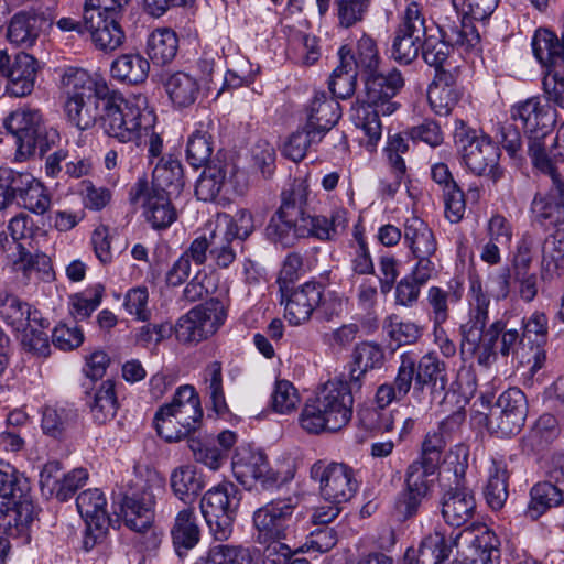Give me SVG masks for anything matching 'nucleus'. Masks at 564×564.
<instances>
[{
	"mask_svg": "<svg viewBox=\"0 0 564 564\" xmlns=\"http://www.w3.org/2000/svg\"><path fill=\"white\" fill-rule=\"evenodd\" d=\"M67 99L64 109L67 120L84 131L99 121L102 131L122 143L138 142L155 124L154 110L143 95L124 99L99 85L86 70L69 67L61 79Z\"/></svg>",
	"mask_w": 564,
	"mask_h": 564,
	"instance_id": "f257e3e1",
	"label": "nucleus"
},
{
	"mask_svg": "<svg viewBox=\"0 0 564 564\" xmlns=\"http://www.w3.org/2000/svg\"><path fill=\"white\" fill-rule=\"evenodd\" d=\"M307 191L296 184L281 195V205L271 216L265 227L267 238L284 248L293 247L300 239L315 237L319 240H334L338 228L346 227V219L340 210L325 216L306 214Z\"/></svg>",
	"mask_w": 564,
	"mask_h": 564,
	"instance_id": "f03ea898",
	"label": "nucleus"
},
{
	"mask_svg": "<svg viewBox=\"0 0 564 564\" xmlns=\"http://www.w3.org/2000/svg\"><path fill=\"white\" fill-rule=\"evenodd\" d=\"M361 79L365 100L362 105L352 108L351 120L357 128L364 130L371 143H376L381 138L379 117L390 116L400 107L393 98L403 88L404 78L398 68L392 67L388 70L377 69L364 75Z\"/></svg>",
	"mask_w": 564,
	"mask_h": 564,
	"instance_id": "7ed1b4c3",
	"label": "nucleus"
},
{
	"mask_svg": "<svg viewBox=\"0 0 564 564\" xmlns=\"http://www.w3.org/2000/svg\"><path fill=\"white\" fill-rule=\"evenodd\" d=\"M354 391L347 380H329L307 399L300 415L301 426L311 434L337 432L352 417Z\"/></svg>",
	"mask_w": 564,
	"mask_h": 564,
	"instance_id": "20e7f679",
	"label": "nucleus"
},
{
	"mask_svg": "<svg viewBox=\"0 0 564 564\" xmlns=\"http://www.w3.org/2000/svg\"><path fill=\"white\" fill-rule=\"evenodd\" d=\"M511 119L521 121L528 138V154L535 167L553 173L552 158L545 150L544 139L556 122V110L530 98L511 110Z\"/></svg>",
	"mask_w": 564,
	"mask_h": 564,
	"instance_id": "39448f33",
	"label": "nucleus"
},
{
	"mask_svg": "<svg viewBox=\"0 0 564 564\" xmlns=\"http://www.w3.org/2000/svg\"><path fill=\"white\" fill-rule=\"evenodd\" d=\"M4 128L15 138L17 160L23 161L36 153L43 156L58 138L54 129L47 130L39 110L20 108L3 121Z\"/></svg>",
	"mask_w": 564,
	"mask_h": 564,
	"instance_id": "423d86ee",
	"label": "nucleus"
},
{
	"mask_svg": "<svg viewBox=\"0 0 564 564\" xmlns=\"http://www.w3.org/2000/svg\"><path fill=\"white\" fill-rule=\"evenodd\" d=\"M278 492V497L257 509L253 513L258 543L286 540L293 533L294 511L301 502V496L297 491L286 496L282 495V491Z\"/></svg>",
	"mask_w": 564,
	"mask_h": 564,
	"instance_id": "0eeeda50",
	"label": "nucleus"
},
{
	"mask_svg": "<svg viewBox=\"0 0 564 564\" xmlns=\"http://www.w3.org/2000/svg\"><path fill=\"white\" fill-rule=\"evenodd\" d=\"M241 500V491L231 482L210 488L200 499L202 514L218 541L229 538Z\"/></svg>",
	"mask_w": 564,
	"mask_h": 564,
	"instance_id": "6e6552de",
	"label": "nucleus"
},
{
	"mask_svg": "<svg viewBox=\"0 0 564 564\" xmlns=\"http://www.w3.org/2000/svg\"><path fill=\"white\" fill-rule=\"evenodd\" d=\"M33 521V505L17 478L0 470V533L19 536Z\"/></svg>",
	"mask_w": 564,
	"mask_h": 564,
	"instance_id": "1a4fd4ad",
	"label": "nucleus"
},
{
	"mask_svg": "<svg viewBox=\"0 0 564 564\" xmlns=\"http://www.w3.org/2000/svg\"><path fill=\"white\" fill-rule=\"evenodd\" d=\"M455 143L458 147L467 169L476 175H489L494 181L500 177L498 161L499 148L487 135L478 137L460 121L455 130Z\"/></svg>",
	"mask_w": 564,
	"mask_h": 564,
	"instance_id": "9d476101",
	"label": "nucleus"
},
{
	"mask_svg": "<svg viewBox=\"0 0 564 564\" xmlns=\"http://www.w3.org/2000/svg\"><path fill=\"white\" fill-rule=\"evenodd\" d=\"M528 400L519 388L503 391L486 414L488 431L499 437H510L520 433L528 415Z\"/></svg>",
	"mask_w": 564,
	"mask_h": 564,
	"instance_id": "9b49d317",
	"label": "nucleus"
},
{
	"mask_svg": "<svg viewBox=\"0 0 564 564\" xmlns=\"http://www.w3.org/2000/svg\"><path fill=\"white\" fill-rule=\"evenodd\" d=\"M488 316L484 313L471 315L469 321L462 325V345L463 355L475 356L480 366H490L497 357V343L505 329V324L497 321L485 330Z\"/></svg>",
	"mask_w": 564,
	"mask_h": 564,
	"instance_id": "f8f14e48",
	"label": "nucleus"
},
{
	"mask_svg": "<svg viewBox=\"0 0 564 564\" xmlns=\"http://www.w3.org/2000/svg\"><path fill=\"white\" fill-rule=\"evenodd\" d=\"M226 317L223 302L212 297L182 316L174 326V333L180 341L199 343L214 335Z\"/></svg>",
	"mask_w": 564,
	"mask_h": 564,
	"instance_id": "ddd939ff",
	"label": "nucleus"
},
{
	"mask_svg": "<svg viewBox=\"0 0 564 564\" xmlns=\"http://www.w3.org/2000/svg\"><path fill=\"white\" fill-rule=\"evenodd\" d=\"M426 34L425 18L419 3L411 2L398 25L390 48V57L400 65H410L419 56Z\"/></svg>",
	"mask_w": 564,
	"mask_h": 564,
	"instance_id": "4468645a",
	"label": "nucleus"
},
{
	"mask_svg": "<svg viewBox=\"0 0 564 564\" xmlns=\"http://www.w3.org/2000/svg\"><path fill=\"white\" fill-rule=\"evenodd\" d=\"M311 478L319 484V492L328 503L349 501L358 489L355 470L344 463L317 460L311 467Z\"/></svg>",
	"mask_w": 564,
	"mask_h": 564,
	"instance_id": "2eb2a0df",
	"label": "nucleus"
},
{
	"mask_svg": "<svg viewBox=\"0 0 564 564\" xmlns=\"http://www.w3.org/2000/svg\"><path fill=\"white\" fill-rule=\"evenodd\" d=\"M172 197L151 189L147 178H139L129 189V202L132 205L141 203L143 217L155 230L166 229L177 219Z\"/></svg>",
	"mask_w": 564,
	"mask_h": 564,
	"instance_id": "dca6fc26",
	"label": "nucleus"
},
{
	"mask_svg": "<svg viewBox=\"0 0 564 564\" xmlns=\"http://www.w3.org/2000/svg\"><path fill=\"white\" fill-rule=\"evenodd\" d=\"M154 495L149 488L141 490L113 492L112 508L126 525L135 532H144L154 520Z\"/></svg>",
	"mask_w": 564,
	"mask_h": 564,
	"instance_id": "f3484780",
	"label": "nucleus"
},
{
	"mask_svg": "<svg viewBox=\"0 0 564 564\" xmlns=\"http://www.w3.org/2000/svg\"><path fill=\"white\" fill-rule=\"evenodd\" d=\"M282 303L285 301V318L293 325L310 319L313 311L321 305L324 285L319 282H306L295 290L280 285Z\"/></svg>",
	"mask_w": 564,
	"mask_h": 564,
	"instance_id": "a211bd4d",
	"label": "nucleus"
},
{
	"mask_svg": "<svg viewBox=\"0 0 564 564\" xmlns=\"http://www.w3.org/2000/svg\"><path fill=\"white\" fill-rule=\"evenodd\" d=\"M232 469L236 478L243 485L247 478H252L264 490H283L285 479L274 471L262 453H237L232 460Z\"/></svg>",
	"mask_w": 564,
	"mask_h": 564,
	"instance_id": "6ab92c4d",
	"label": "nucleus"
},
{
	"mask_svg": "<svg viewBox=\"0 0 564 564\" xmlns=\"http://www.w3.org/2000/svg\"><path fill=\"white\" fill-rule=\"evenodd\" d=\"M441 514L451 527L459 528L473 519L476 512V500L473 491L456 481L455 487L446 489L441 498Z\"/></svg>",
	"mask_w": 564,
	"mask_h": 564,
	"instance_id": "aec40b11",
	"label": "nucleus"
},
{
	"mask_svg": "<svg viewBox=\"0 0 564 564\" xmlns=\"http://www.w3.org/2000/svg\"><path fill=\"white\" fill-rule=\"evenodd\" d=\"M51 24L52 21L44 12L22 10L10 19L7 39L11 44L29 48L35 43L40 33Z\"/></svg>",
	"mask_w": 564,
	"mask_h": 564,
	"instance_id": "412c9836",
	"label": "nucleus"
},
{
	"mask_svg": "<svg viewBox=\"0 0 564 564\" xmlns=\"http://www.w3.org/2000/svg\"><path fill=\"white\" fill-rule=\"evenodd\" d=\"M536 221L543 226L564 225V182L552 174V187L546 194H536L531 204Z\"/></svg>",
	"mask_w": 564,
	"mask_h": 564,
	"instance_id": "4be33fe9",
	"label": "nucleus"
},
{
	"mask_svg": "<svg viewBox=\"0 0 564 564\" xmlns=\"http://www.w3.org/2000/svg\"><path fill=\"white\" fill-rule=\"evenodd\" d=\"M432 180L442 188L445 203V216L453 223H459L465 214V194L454 180L445 163H435L431 167Z\"/></svg>",
	"mask_w": 564,
	"mask_h": 564,
	"instance_id": "5701e85b",
	"label": "nucleus"
},
{
	"mask_svg": "<svg viewBox=\"0 0 564 564\" xmlns=\"http://www.w3.org/2000/svg\"><path fill=\"white\" fill-rule=\"evenodd\" d=\"M0 317L18 333L32 325V322L41 327L47 326V324L44 325V318L37 308L6 291L0 292Z\"/></svg>",
	"mask_w": 564,
	"mask_h": 564,
	"instance_id": "b1692460",
	"label": "nucleus"
},
{
	"mask_svg": "<svg viewBox=\"0 0 564 564\" xmlns=\"http://www.w3.org/2000/svg\"><path fill=\"white\" fill-rule=\"evenodd\" d=\"M37 72L39 63L32 55L24 52L17 54L7 73V93L14 97L30 95L34 89Z\"/></svg>",
	"mask_w": 564,
	"mask_h": 564,
	"instance_id": "393cba45",
	"label": "nucleus"
},
{
	"mask_svg": "<svg viewBox=\"0 0 564 564\" xmlns=\"http://www.w3.org/2000/svg\"><path fill=\"white\" fill-rule=\"evenodd\" d=\"M340 118V105L335 98H329L326 93H316L307 109L306 126L325 134L338 122Z\"/></svg>",
	"mask_w": 564,
	"mask_h": 564,
	"instance_id": "a878e982",
	"label": "nucleus"
},
{
	"mask_svg": "<svg viewBox=\"0 0 564 564\" xmlns=\"http://www.w3.org/2000/svg\"><path fill=\"white\" fill-rule=\"evenodd\" d=\"M235 171L232 163L219 160L216 164L206 165L195 186L197 198L204 202L215 200Z\"/></svg>",
	"mask_w": 564,
	"mask_h": 564,
	"instance_id": "bb28decb",
	"label": "nucleus"
},
{
	"mask_svg": "<svg viewBox=\"0 0 564 564\" xmlns=\"http://www.w3.org/2000/svg\"><path fill=\"white\" fill-rule=\"evenodd\" d=\"M161 83L170 100L177 108H186L193 105L200 91L196 78L185 72L163 74Z\"/></svg>",
	"mask_w": 564,
	"mask_h": 564,
	"instance_id": "cd10ccee",
	"label": "nucleus"
},
{
	"mask_svg": "<svg viewBox=\"0 0 564 564\" xmlns=\"http://www.w3.org/2000/svg\"><path fill=\"white\" fill-rule=\"evenodd\" d=\"M452 543L438 531L426 535L417 551L409 549L404 556L405 564H443L452 552Z\"/></svg>",
	"mask_w": 564,
	"mask_h": 564,
	"instance_id": "c85d7f7f",
	"label": "nucleus"
},
{
	"mask_svg": "<svg viewBox=\"0 0 564 564\" xmlns=\"http://www.w3.org/2000/svg\"><path fill=\"white\" fill-rule=\"evenodd\" d=\"M352 357L355 367L350 370L347 382L351 390L357 392L362 387V378L366 372L383 365L384 352L378 344L364 341L355 347Z\"/></svg>",
	"mask_w": 564,
	"mask_h": 564,
	"instance_id": "c756f323",
	"label": "nucleus"
},
{
	"mask_svg": "<svg viewBox=\"0 0 564 564\" xmlns=\"http://www.w3.org/2000/svg\"><path fill=\"white\" fill-rule=\"evenodd\" d=\"M173 494L184 503H192L206 486L205 476L194 465L176 467L170 476Z\"/></svg>",
	"mask_w": 564,
	"mask_h": 564,
	"instance_id": "7c9ffc66",
	"label": "nucleus"
},
{
	"mask_svg": "<svg viewBox=\"0 0 564 564\" xmlns=\"http://www.w3.org/2000/svg\"><path fill=\"white\" fill-rule=\"evenodd\" d=\"M338 55L339 65L333 70L328 85L336 98L346 99L354 94L359 73L356 70L350 48L341 46Z\"/></svg>",
	"mask_w": 564,
	"mask_h": 564,
	"instance_id": "2f4dec72",
	"label": "nucleus"
},
{
	"mask_svg": "<svg viewBox=\"0 0 564 564\" xmlns=\"http://www.w3.org/2000/svg\"><path fill=\"white\" fill-rule=\"evenodd\" d=\"M563 505L564 490L550 481H541L530 489V501L524 511V516L535 521L550 509Z\"/></svg>",
	"mask_w": 564,
	"mask_h": 564,
	"instance_id": "473e14b6",
	"label": "nucleus"
},
{
	"mask_svg": "<svg viewBox=\"0 0 564 564\" xmlns=\"http://www.w3.org/2000/svg\"><path fill=\"white\" fill-rule=\"evenodd\" d=\"M150 63L139 53L122 54L111 63V76L120 83L138 85L145 82Z\"/></svg>",
	"mask_w": 564,
	"mask_h": 564,
	"instance_id": "72a5a7b5",
	"label": "nucleus"
},
{
	"mask_svg": "<svg viewBox=\"0 0 564 564\" xmlns=\"http://www.w3.org/2000/svg\"><path fill=\"white\" fill-rule=\"evenodd\" d=\"M151 189L177 196L184 187V175L181 162L170 156L162 159L153 171Z\"/></svg>",
	"mask_w": 564,
	"mask_h": 564,
	"instance_id": "f704fd0d",
	"label": "nucleus"
},
{
	"mask_svg": "<svg viewBox=\"0 0 564 564\" xmlns=\"http://www.w3.org/2000/svg\"><path fill=\"white\" fill-rule=\"evenodd\" d=\"M178 37L171 29H156L148 39L147 54L154 65H169L176 56Z\"/></svg>",
	"mask_w": 564,
	"mask_h": 564,
	"instance_id": "c9c22d12",
	"label": "nucleus"
},
{
	"mask_svg": "<svg viewBox=\"0 0 564 564\" xmlns=\"http://www.w3.org/2000/svg\"><path fill=\"white\" fill-rule=\"evenodd\" d=\"M171 534L174 549L180 557L198 543L199 529L195 522L193 509L187 508L178 512Z\"/></svg>",
	"mask_w": 564,
	"mask_h": 564,
	"instance_id": "e433bc0d",
	"label": "nucleus"
},
{
	"mask_svg": "<svg viewBox=\"0 0 564 564\" xmlns=\"http://www.w3.org/2000/svg\"><path fill=\"white\" fill-rule=\"evenodd\" d=\"M404 240L413 254L433 256L437 248L432 229L419 217L405 221Z\"/></svg>",
	"mask_w": 564,
	"mask_h": 564,
	"instance_id": "4c0bfd02",
	"label": "nucleus"
},
{
	"mask_svg": "<svg viewBox=\"0 0 564 564\" xmlns=\"http://www.w3.org/2000/svg\"><path fill=\"white\" fill-rule=\"evenodd\" d=\"M153 423L158 434L169 443L178 442L187 437L198 425L194 424L187 416L181 415L175 411H169L159 415V410L154 415Z\"/></svg>",
	"mask_w": 564,
	"mask_h": 564,
	"instance_id": "58836bf2",
	"label": "nucleus"
},
{
	"mask_svg": "<svg viewBox=\"0 0 564 564\" xmlns=\"http://www.w3.org/2000/svg\"><path fill=\"white\" fill-rule=\"evenodd\" d=\"M175 411L176 413L187 416L194 424H199L203 417L200 400L193 386L185 384L180 387L171 403L159 408V415Z\"/></svg>",
	"mask_w": 564,
	"mask_h": 564,
	"instance_id": "ea45409f",
	"label": "nucleus"
},
{
	"mask_svg": "<svg viewBox=\"0 0 564 564\" xmlns=\"http://www.w3.org/2000/svg\"><path fill=\"white\" fill-rule=\"evenodd\" d=\"M119 20L101 18V21H98L94 19L93 23H84V25L90 32L93 42L97 47L104 51H112L119 47L124 40Z\"/></svg>",
	"mask_w": 564,
	"mask_h": 564,
	"instance_id": "a19ab883",
	"label": "nucleus"
},
{
	"mask_svg": "<svg viewBox=\"0 0 564 564\" xmlns=\"http://www.w3.org/2000/svg\"><path fill=\"white\" fill-rule=\"evenodd\" d=\"M77 413L73 409L45 406L42 413L41 427L43 433L61 440L76 423Z\"/></svg>",
	"mask_w": 564,
	"mask_h": 564,
	"instance_id": "79ce46f5",
	"label": "nucleus"
},
{
	"mask_svg": "<svg viewBox=\"0 0 564 564\" xmlns=\"http://www.w3.org/2000/svg\"><path fill=\"white\" fill-rule=\"evenodd\" d=\"M106 503L104 494L97 488L87 489L76 498V507L86 523H91L93 521L109 523L110 519L105 509Z\"/></svg>",
	"mask_w": 564,
	"mask_h": 564,
	"instance_id": "37998d69",
	"label": "nucleus"
},
{
	"mask_svg": "<svg viewBox=\"0 0 564 564\" xmlns=\"http://www.w3.org/2000/svg\"><path fill=\"white\" fill-rule=\"evenodd\" d=\"M29 181L30 173L0 166V210L18 199Z\"/></svg>",
	"mask_w": 564,
	"mask_h": 564,
	"instance_id": "c03bdc74",
	"label": "nucleus"
},
{
	"mask_svg": "<svg viewBox=\"0 0 564 564\" xmlns=\"http://www.w3.org/2000/svg\"><path fill=\"white\" fill-rule=\"evenodd\" d=\"M213 151L214 142L212 134L206 130L197 129L187 141V162L195 169L208 164H216L217 162L210 160Z\"/></svg>",
	"mask_w": 564,
	"mask_h": 564,
	"instance_id": "a18cd8bd",
	"label": "nucleus"
},
{
	"mask_svg": "<svg viewBox=\"0 0 564 564\" xmlns=\"http://www.w3.org/2000/svg\"><path fill=\"white\" fill-rule=\"evenodd\" d=\"M194 564H258L247 547L218 544Z\"/></svg>",
	"mask_w": 564,
	"mask_h": 564,
	"instance_id": "49530a36",
	"label": "nucleus"
},
{
	"mask_svg": "<svg viewBox=\"0 0 564 564\" xmlns=\"http://www.w3.org/2000/svg\"><path fill=\"white\" fill-rule=\"evenodd\" d=\"M118 408L117 397L115 393V382L106 380L96 391L94 400L90 403V411L94 421L104 424L108 420L115 417Z\"/></svg>",
	"mask_w": 564,
	"mask_h": 564,
	"instance_id": "de8ad7c7",
	"label": "nucleus"
},
{
	"mask_svg": "<svg viewBox=\"0 0 564 564\" xmlns=\"http://www.w3.org/2000/svg\"><path fill=\"white\" fill-rule=\"evenodd\" d=\"M18 199L21 200L19 204L23 208L37 215H43L51 206V196L47 188L32 174H30V181Z\"/></svg>",
	"mask_w": 564,
	"mask_h": 564,
	"instance_id": "09e8293b",
	"label": "nucleus"
},
{
	"mask_svg": "<svg viewBox=\"0 0 564 564\" xmlns=\"http://www.w3.org/2000/svg\"><path fill=\"white\" fill-rule=\"evenodd\" d=\"M322 139L321 132L304 124L290 135L284 144L283 153L292 161L299 162L304 159L308 147L321 142Z\"/></svg>",
	"mask_w": 564,
	"mask_h": 564,
	"instance_id": "8fccbe9b",
	"label": "nucleus"
},
{
	"mask_svg": "<svg viewBox=\"0 0 564 564\" xmlns=\"http://www.w3.org/2000/svg\"><path fill=\"white\" fill-rule=\"evenodd\" d=\"M338 25L349 29L365 20L368 14L372 0H334Z\"/></svg>",
	"mask_w": 564,
	"mask_h": 564,
	"instance_id": "3c124183",
	"label": "nucleus"
},
{
	"mask_svg": "<svg viewBox=\"0 0 564 564\" xmlns=\"http://www.w3.org/2000/svg\"><path fill=\"white\" fill-rule=\"evenodd\" d=\"M46 324V327H41L37 323L32 322V325L21 329V345L24 350L39 357H47L50 355V340L45 332L50 327V323L44 318V325Z\"/></svg>",
	"mask_w": 564,
	"mask_h": 564,
	"instance_id": "603ef678",
	"label": "nucleus"
},
{
	"mask_svg": "<svg viewBox=\"0 0 564 564\" xmlns=\"http://www.w3.org/2000/svg\"><path fill=\"white\" fill-rule=\"evenodd\" d=\"M484 494L486 501L491 509H501L509 495L508 471L503 468H496L489 476Z\"/></svg>",
	"mask_w": 564,
	"mask_h": 564,
	"instance_id": "864d4df0",
	"label": "nucleus"
},
{
	"mask_svg": "<svg viewBox=\"0 0 564 564\" xmlns=\"http://www.w3.org/2000/svg\"><path fill=\"white\" fill-rule=\"evenodd\" d=\"M356 70L369 75L379 69L380 57L373 39L364 35L357 43V55H354Z\"/></svg>",
	"mask_w": 564,
	"mask_h": 564,
	"instance_id": "5fc2aeb1",
	"label": "nucleus"
},
{
	"mask_svg": "<svg viewBox=\"0 0 564 564\" xmlns=\"http://www.w3.org/2000/svg\"><path fill=\"white\" fill-rule=\"evenodd\" d=\"M446 378L445 364L436 356L424 355L417 365L415 364V391L425 386Z\"/></svg>",
	"mask_w": 564,
	"mask_h": 564,
	"instance_id": "6e6d98bb",
	"label": "nucleus"
},
{
	"mask_svg": "<svg viewBox=\"0 0 564 564\" xmlns=\"http://www.w3.org/2000/svg\"><path fill=\"white\" fill-rule=\"evenodd\" d=\"M235 238L223 230L212 231L210 258L219 268H228L236 259V252L232 247Z\"/></svg>",
	"mask_w": 564,
	"mask_h": 564,
	"instance_id": "4d7b16f0",
	"label": "nucleus"
},
{
	"mask_svg": "<svg viewBox=\"0 0 564 564\" xmlns=\"http://www.w3.org/2000/svg\"><path fill=\"white\" fill-rule=\"evenodd\" d=\"M452 50V45L446 40L436 39L427 34L423 37L421 48L422 57L427 65L434 68L443 66Z\"/></svg>",
	"mask_w": 564,
	"mask_h": 564,
	"instance_id": "13d9d810",
	"label": "nucleus"
},
{
	"mask_svg": "<svg viewBox=\"0 0 564 564\" xmlns=\"http://www.w3.org/2000/svg\"><path fill=\"white\" fill-rule=\"evenodd\" d=\"M104 292V285L95 284L85 292L76 294L73 300V316L79 319L88 318L101 303Z\"/></svg>",
	"mask_w": 564,
	"mask_h": 564,
	"instance_id": "bf43d9fd",
	"label": "nucleus"
},
{
	"mask_svg": "<svg viewBox=\"0 0 564 564\" xmlns=\"http://www.w3.org/2000/svg\"><path fill=\"white\" fill-rule=\"evenodd\" d=\"M15 265L17 269L22 270L25 275H29L34 271L41 274L42 279L48 280L54 274L51 259L44 253L32 254L31 252L22 249Z\"/></svg>",
	"mask_w": 564,
	"mask_h": 564,
	"instance_id": "052dcab7",
	"label": "nucleus"
},
{
	"mask_svg": "<svg viewBox=\"0 0 564 564\" xmlns=\"http://www.w3.org/2000/svg\"><path fill=\"white\" fill-rule=\"evenodd\" d=\"M558 433V423L554 415L545 413L542 414L531 429L528 440L532 446L543 447L552 442Z\"/></svg>",
	"mask_w": 564,
	"mask_h": 564,
	"instance_id": "680f3d73",
	"label": "nucleus"
},
{
	"mask_svg": "<svg viewBox=\"0 0 564 564\" xmlns=\"http://www.w3.org/2000/svg\"><path fill=\"white\" fill-rule=\"evenodd\" d=\"M275 156L274 148L265 140L258 141L251 150L252 165L265 180L275 171Z\"/></svg>",
	"mask_w": 564,
	"mask_h": 564,
	"instance_id": "e2e57ef3",
	"label": "nucleus"
},
{
	"mask_svg": "<svg viewBox=\"0 0 564 564\" xmlns=\"http://www.w3.org/2000/svg\"><path fill=\"white\" fill-rule=\"evenodd\" d=\"M429 102L438 116H448L462 97V89L429 88Z\"/></svg>",
	"mask_w": 564,
	"mask_h": 564,
	"instance_id": "0e129e2a",
	"label": "nucleus"
},
{
	"mask_svg": "<svg viewBox=\"0 0 564 564\" xmlns=\"http://www.w3.org/2000/svg\"><path fill=\"white\" fill-rule=\"evenodd\" d=\"M221 369L223 368L220 361H213L206 368L209 380V397L212 400L213 409L217 414H221L227 411V404L223 389Z\"/></svg>",
	"mask_w": 564,
	"mask_h": 564,
	"instance_id": "69168bd1",
	"label": "nucleus"
},
{
	"mask_svg": "<svg viewBox=\"0 0 564 564\" xmlns=\"http://www.w3.org/2000/svg\"><path fill=\"white\" fill-rule=\"evenodd\" d=\"M427 495L429 492L405 485L404 489L398 495L395 501V509L399 516H401L403 520L415 517L423 499Z\"/></svg>",
	"mask_w": 564,
	"mask_h": 564,
	"instance_id": "338daca9",
	"label": "nucleus"
},
{
	"mask_svg": "<svg viewBox=\"0 0 564 564\" xmlns=\"http://www.w3.org/2000/svg\"><path fill=\"white\" fill-rule=\"evenodd\" d=\"M542 261L558 269L564 265V229L547 236L542 246Z\"/></svg>",
	"mask_w": 564,
	"mask_h": 564,
	"instance_id": "774afa93",
	"label": "nucleus"
}]
</instances>
